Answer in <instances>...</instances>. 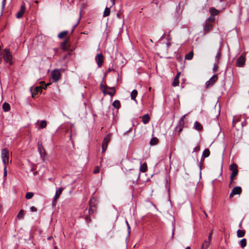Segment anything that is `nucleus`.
<instances>
[{"label": "nucleus", "mask_w": 249, "mask_h": 249, "mask_svg": "<svg viewBox=\"0 0 249 249\" xmlns=\"http://www.w3.org/2000/svg\"><path fill=\"white\" fill-rule=\"evenodd\" d=\"M1 158L4 165H7L9 163V151L6 148H4L1 149Z\"/></svg>", "instance_id": "1"}, {"label": "nucleus", "mask_w": 249, "mask_h": 249, "mask_svg": "<svg viewBox=\"0 0 249 249\" xmlns=\"http://www.w3.org/2000/svg\"><path fill=\"white\" fill-rule=\"evenodd\" d=\"M230 170L232 171V173L230 176V187H231V185L232 184L234 178H235L238 174V166L236 164L232 163L230 166Z\"/></svg>", "instance_id": "2"}, {"label": "nucleus", "mask_w": 249, "mask_h": 249, "mask_svg": "<svg viewBox=\"0 0 249 249\" xmlns=\"http://www.w3.org/2000/svg\"><path fill=\"white\" fill-rule=\"evenodd\" d=\"M3 57L4 61L6 63H9L10 64H12V56L9 51L5 49L3 53Z\"/></svg>", "instance_id": "3"}, {"label": "nucleus", "mask_w": 249, "mask_h": 249, "mask_svg": "<svg viewBox=\"0 0 249 249\" xmlns=\"http://www.w3.org/2000/svg\"><path fill=\"white\" fill-rule=\"evenodd\" d=\"M96 202V199L95 198L93 197L90 199L89 202V213H94L95 209H96V207H95Z\"/></svg>", "instance_id": "4"}, {"label": "nucleus", "mask_w": 249, "mask_h": 249, "mask_svg": "<svg viewBox=\"0 0 249 249\" xmlns=\"http://www.w3.org/2000/svg\"><path fill=\"white\" fill-rule=\"evenodd\" d=\"M52 77L54 82H57L61 77V73L58 70H54L52 72Z\"/></svg>", "instance_id": "5"}, {"label": "nucleus", "mask_w": 249, "mask_h": 249, "mask_svg": "<svg viewBox=\"0 0 249 249\" xmlns=\"http://www.w3.org/2000/svg\"><path fill=\"white\" fill-rule=\"evenodd\" d=\"M38 151L41 158L43 159L46 157V154L45 153V150L43 147L41 142H38Z\"/></svg>", "instance_id": "6"}, {"label": "nucleus", "mask_w": 249, "mask_h": 249, "mask_svg": "<svg viewBox=\"0 0 249 249\" xmlns=\"http://www.w3.org/2000/svg\"><path fill=\"white\" fill-rule=\"evenodd\" d=\"M95 60L99 67H101L104 62V56L102 53H99L95 56Z\"/></svg>", "instance_id": "7"}, {"label": "nucleus", "mask_w": 249, "mask_h": 249, "mask_svg": "<svg viewBox=\"0 0 249 249\" xmlns=\"http://www.w3.org/2000/svg\"><path fill=\"white\" fill-rule=\"evenodd\" d=\"M242 192V189L239 186H237L233 188L230 195V197L231 198L234 195H239Z\"/></svg>", "instance_id": "8"}, {"label": "nucleus", "mask_w": 249, "mask_h": 249, "mask_svg": "<svg viewBox=\"0 0 249 249\" xmlns=\"http://www.w3.org/2000/svg\"><path fill=\"white\" fill-rule=\"evenodd\" d=\"M217 76L216 75H213L208 81L205 83L206 87H210L212 86L214 82L216 81Z\"/></svg>", "instance_id": "9"}, {"label": "nucleus", "mask_w": 249, "mask_h": 249, "mask_svg": "<svg viewBox=\"0 0 249 249\" xmlns=\"http://www.w3.org/2000/svg\"><path fill=\"white\" fill-rule=\"evenodd\" d=\"M25 11V3H23L20 7V10L16 14V17L18 18H21Z\"/></svg>", "instance_id": "10"}, {"label": "nucleus", "mask_w": 249, "mask_h": 249, "mask_svg": "<svg viewBox=\"0 0 249 249\" xmlns=\"http://www.w3.org/2000/svg\"><path fill=\"white\" fill-rule=\"evenodd\" d=\"M116 93V90L114 87H108L106 90L104 94H108L110 96H113Z\"/></svg>", "instance_id": "11"}, {"label": "nucleus", "mask_w": 249, "mask_h": 249, "mask_svg": "<svg viewBox=\"0 0 249 249\" xmlns=\"http://www.w3.org/2000/svg\"><path fill=\"white\" fill-rule=\"evenodd\" d=\"M245 63V58L243 55L239 56L236 62V65L239 67H242Z\"/></svg>", "instance_id": "12"}, {"label": "nucleus", "mask_w": 249, "mask_h": 249, "mask_svg": "<svg viewBox=\"0 0 249 249\" xmlns=\"http://www.w3.org/2000/svg\"><path fill=\"white\" fill-rule=\"evenodd\" d=\"M63 190V188L62 187L59 188L57 190H56L55 196H54V197L53 198V203H54V202L56 200V199L58 198L60 195L62 194Z\"/></svg>", "instance_id": "13"}, {"label": "nucleus", "mask_w": 249, "mask_h": 249, "mask_svg": "<svg viewBox=\"0 0 249 249\" xmlns=\"http://www.w3.org/2000/svg\"><path fill=\"white\" fill-rule=\"evenodd\" d=\"M180 75V72H178L175 76L172 85L174 87H176L179 84V78Z\"/></svg>", "instance_id": "14"}, {"label": "nucleus", "mask_w": 249, "mask_h": 249, "mask_svg": "<svg viewBox=\"0 0 249 249\" xmlns=\"http://www.w3.org/2000/svg\"><path fill=\"white\" fill-rule=\"evenodd\" d=\"M213 28L212 24L210 22H206L204 26L203 30L205 33L209 32Z\"/></svg>", "instance_id": "15"}, {"label": "nucleus", "mask_w": 249, "mask_h": 249, "mask_svg": "<svg viewBox=\"0 0 249 249\" xmlns=\"http://www.w3.org/2000/svg\"><path fill=\"white\" fill-rule=\"evenodd\" d=\"M42 91V88L41 87H36L34 90V91L32 92V97L35 98L36 96L38 94V93H40Z\"/></svg>", "instance_id": "16"}, {"label": "nucleus", "mask_w": 249, "mask_h": 249, "mask_svg": "<svg viewBox=\"0 0 249 249\" xmlns=\"http://www.w3.org/2000/svg\"><path fill=\"white\" fill-rule=\"evenodd\" d=\"M150 116L148 114L144 115L142 117V121L144 124H147L150 121Z\"/></svg>", "instance_id": "17"}, {"label": "nucleus", "mask_w": 249, "mask_h": 249, "mask_svg": "<svg viewBox=\"0 0 249 249\" xmlns=\"http://www.w3.org/2000/svg\"><path fill=\"white\" fill-rule=\"evenodd\" d=\"M194 127L196 130L198 131H200L203 128V127L201 124L197 121H196L195 122Z\"/></svg>", "instance_id": "18"}, {"label": "nucleus", "mask_w": 249, "mask_h": 249, "mask_svg": "<svg viewBox=\"0 0 249 249\" xmlns=\"http://www.w3.org/2000/svg\"><path fill=\"white\" fill-rule=\"evenodd\" d=\"M137 94H138L137 90L136 89L133 90L132 91V92H131V94H130L131 99L132 100L136 101V98L137 96Z\"/></svg>", "instance_id": "19"}, {"label": "nucleus", "mask_w": 249, "mask_h": 249, "mask_svg": "<svg viewBox=\"0 0 249 249\" xmlns=\"http://www.w3.org/2000/svg\"><path fill=\"white\" fill-rule=\"evenodd\" d=\"M111 137V135L110 134H108L105 137L103 142L105 144H108V143L110 141Z\"/></svg>", "instance_id": "20"}, {"label": "nucleus", "mask_w": 249, "mask_h": 249, "mask_svg": "<svg viewBox=\"0 0 249 249\" xmlns=\"http://www.w3.org/2000/svg\"><path fill=\"white\" fill-rule=\"evenodd\" d=\"M210 245V241H208H208L205 240V241H204V243H203V244L201 246V249H207L209 247Z\"/></svg>", "instance_id": "21"}, {"label": "nucleus", "mask_w": 249, "mask_h": 249, "mask_svg": "<svg viewBox=\"0 0 249 249\" xmlns=\"http://www.w3.org/2000/svg\"><path fill=\"white\" fill-rule=\"evenodd\" d=\"M2 108L5 112L9 111L10 109V105L8 103L5 102L2 105Z\"/></svg>", "instance_id": "22"}, {"label": "nucleus", "mask_w": 249, "mask_h": 249, "mask_svg": "<svg viewBox=\"0 0 249 249\" xmlns=\"http://www.w3.org/2000/svg\"><path fill=\"white\" fill-rule=\"evenodd\" d=\"M112 106L115 108L119 109L121 107L120 102L119 100H115L112 103Z\"/></svg>", "instance_id": "23"}, {"label": "nucleus", "mask_w": 249, "mask_h": 249, "mask_svg": "<svg viewBox=\"0 0 249 249\" xmlns=\"http://www.w3.org/2000/svg\"><path fill=\"white\" fill-rule=\"evenodd\" d=\"M239 245L242 249H244L247 245V240L245 238H243L240 241Z\"/></svg>", "instance_id": "24"}, {"label": "nucleus", "mask_w": 249, "mask_h": 249, "mask_svg": "<svg viewBox=\"0 0 249 249\" xmlns=\"http://www.w3.org/2000/svg\"><path fill=\"white\" fill-rule=\"evenodd\" d=\"M245 232L244 230H238L237 231V237L241 238L245 235Z\"/></svg>", "instance_id": "25"}, {"label": "nucleus", "mask_w": 249, "mask_h": 249, "mask_svg": "<svg viewBox=\"0 0 249 249\" xmlns=\"http://www.w3.org/2000/svg\"><path fill=\"white\" fill-rule=\"evenodd\" d=\"M159 140L156 137H152L150 140V144L152 145H156L158 143Z\"/></svg>", "instance_id": "26"}, {"label": "nucleus", "mask_w": 249, "mask_h": 249, "mask_svg": "<svg viewBox=\"0 0 249 249\" xmlns=\"http://www.w3.org/2000/svg\"><path fill=\"white\" fill-rule=\"evenodd\" d=\"M24 212L23 210H20L17 215V217L19 219H23L24 218Z\"/></svg>", "instance_id": "27"}, {"label": "nucleus", "mask_w": 249, "mask_h": 249, "mask_svg": "<svg viewBox=\"0 0 249 249\" xmlns=\"http://www.w3.org/2000/svg\"><path fill=\"white\" fill-rule=\"evenodd\" d=\"M210 152L208 149H205L202 154V157L207 158L210 156Z\"/></svg>", "instance_id": "28"}, {"label": "nucleus", "mask_w": 249, "mask_h": 249, "mask_svg": "<svg viewBox=\"0 0 249 249\" xmlns=\"http://www.w3.org/2000/svg\"><path fill=\"white\" fill-rule=\"evenodd\" d=\"M210 12L212 16H215L218 14V11L214 8H211L210 9Z\"/></svg>", "instance_id": "29"}, {"label": "nucleus", "mask_w": 249, "mask_h": 249, "mask_svg": "<svg viewBox=\"0 0 249 249\" xmlns=\"http://www.w3.org/2000/svg\"><path fill=\"white\" fill-rule=\"evenodd\" d=\"M221 46V43H220V46H219V48L218 52L216 55L215 56V59L216 60V62H217V63H218L219 59V58H220V55H221V53H220Z\"/></svg>", "instance_id": "30"}, {"label": "nucleus", "mask_w": 249, "mask_h": 249, "mask_svg": "<svg viewBox=\"0 0 249 249\" xmlns=\"http://www.w3.org/2000/svg\"><path fill=\"white\" fill-rule=\"evenodd\" d=\"M193 54L194 53L193 51H191L188 54H186L185 58L187 60H191L193 58Z\"/></svg>", "instance_id": "31"}, {"label": "nucleus", "mask_w": 249, "mask_h": 249, "mask_svg": "<svg viewBox=\"0 0 249 249\" xmlns=\"http://www.w3.org/2000/svg\"><path fill=\"white\" fill-rule=\"evenodd\" d=\"M140 171L142 172H145L147 170V165L145 163H143L141 165Z\"/></svg>", "instance_id": "32"}, {"label": "nucleus", "mask_w": 249, "mask_h": 249, "mask_svg": "<svg viewBox=\"0 0 249 249\" xmlns=\"http://www.w3.org/2000/svg\"><path fill=\"white\" fill-rule=\"evenodd\" d=\"M110 10L109 8L106 7L104 12V17H107L110 15Z\"/></svg>", "instance_id": "33"}, {"label": "nucleus", "mask_w": 249, "mask_h": 249, "mask_svg": "<svg viewBox=\"0 0 249 249\" xmlns=\"http://www.w3.org/2000/svg\"><path fill=\"white\" fill-rule=\"evenodd\" d=\"M68 34V31H64L60 33L58 35V37L59 38H63L67 34Z\"/></svg>", "instance_id": "34"}, {"label": "nucleus", "mask_w": 249, "mask_h": 249, "mask_svg": "<svg viewBox=\"0 0 249 249\" xmlns=\"http://www.w3.org/2000/svg\"><path fill=\"white\" fill-rule=\"evenodd\" d=\"M69 40V38H67L62 43V48L63 50H67V45Z\"/></svg>", "instance_id": "35"}, {"label": "nucleus", "mask_w": 249, "mask_h": 249, "mask_svg": "<svg viewBox=\"0 0 249 249\" xmlns=\"http://www.w3.org/2000/svg\"><path fill=\"white\" fill-rule=\"evenodd\" d=\"M34 196V193L32 192H28L26 193L25 197L27 199H31Z\"/></svg>", "instance_id": "36"}, {"label": "nucleus", "mask_w": 249, "mask_h": 249, "mask_svg": "<svg viewBox=\"0 0 249 249\" xmlns=\"http://www.w3.org/2000/svg\"><path fill=\"white\" fill-rule=\"evenodd\" d=\"M107 88H108V87H106L103 83L101 84L100 88L104 93H105Z\"/></svg>", "instance_id": "37"}, {"label": "nucleus", "mask_w": 249, "mask_h": 249, "mask_svg": "<svg viewBox=\"0 0 249 249\" xmlns=\"http://www.w3.org/2000/svg\"><path fill=\"white\" fill-rule=\"evenodd\" d=\"M47 125V122L45 120H43L40 123V128H44L46 127Z\"/></svg>", "instance_id": "38"}, {"label": "nucleus", "mask_w": 249, "mask_h": 249, "mask_svg": "<svg viewBox=\"0 0 249 249\" xmlns=\"http://www.w3.org/2000/svg\"><path fill=\"white\" fill-rule=\"evenodd\" d=\"M107 145L108 144H105L103 142V143H102V152H105L106 151L107 147Z\"/></svg>", "instance_id": "39"}, {"label": "nucleus", "mask_w": 249, "mask_h": 249, "mask_svg": "<svg viewBox=\"0 0 249 249\" xmlns=\"http://www.w3.org/2000/svg\"><path fill=\"white\" fill-rule=\"evenodd\" d=\"M183 127V126H177L175 129L176 131H178L179 133L182 130Z\"/></svg>", "instance_id": "40"}, {"label": "nucleus", "mask_w": 249, "mask_h": 249, "mask_svg": "<svg viewBox=\"0 0 249 249\" xmlns=\"http://www.w3.org/2000/svg\"><path fill=\"white\" fill-rule=\"evenodd\" d=\"M218 63H217V62H215L214 64L213 68V71L214 72H215L218 69Z\"/></svg>", "instance_id": "41"}, {"label": "nucleus", "mask_w": 249, "mask_h": 249, "mask_svg": "<svg viewBox=\"0 0 249 249\" xmlns=\"http://www.w3.org/2000/svg\"><path fill=\"white\" fill-rule=\"evenodd\" d=\"M80 18H81V12L79 13V18L78 19V21H77V22L73 26V29H72V32L73 31V30L74 29V28L77 26V25L78 24V23H79V21H80Z\"/></svg>", "instance_id": "42"}, {"label": "nucleus", "mask_w": 249, "mask_h": 249, "mask_svg": "<svg viewBox=\"0 0 249 249\" xmlns=\"http://www.w3.org/2000/svg\"><path fill=\"white\" fill-rule=\"evenodd\" d=\"M4 173H3V177L5 178L7 175V165H4Z\"/></svg>", "instance_id": "43"}, {"label": "nucleus", "mask_w": 249, "mask_h": 249, "mask_svg": "<svg viewBox=\"0 0 249 249\" xmlns=\"http://www.w3.org/2000/svg\"><path fill=\"white\" fill-rule=\"evenodd\" d=\"M199 150H200L199 146H197L195 147V148H194L193 152H197L199 151Z\"/></svg>", "instance_id": "44"}, {"label": "nucleus", "mask_w": 249, "mask_h": 249, "mask_svg": "<svg viewBox=\"0 0 249 249\" xmlns=\"http://www.w3.org/2000/svg\"><path fill=\"white\" fill-rule=\"evenodd\" d=\"M99 167H96L95 169L93 171V173L94 174H97V173H98L99 172Z\"/></svg>", "instance_id": "45"}, {"label": "nucleus", "mask_w": 249, "mask_h": 249, "mask_svg": "<svg viewBox=\"0 0 249 249\" xmlns=\"http://www.w3.org/2000/svg\"><path fill=\"white\" fill-rule=\"evenodd\" d=\"M126 223L127 224V230H128V232L129 234H130V227L128 223V222L127 221H126Z\"/></svg>", "instance_id": "46"}, {"label": "nucleus", "mask_w": 249, "mask_h": 249, "mask_svg": "<svg viewBox=\"0 0 249 249\" xmlns=\"http://www.w3.org/2000/svg\"><path fill=\"white\" fill-rule=\"evenodd\" d=\"M30 210L32 212H36L37 211V209L35 207V206H32L31 208H30Z\"/></svg>", "instance_id": "47"}, {"label": "nucleus", "mask_w": 249, "mask_h": 249, "mask_svg": "<svg viewBox=\"0 0 249 249\" xmlns=\"http://www.w3.org/2000/svg\"><path fill=\"white\" fill-rule=\"evenodd\" d=\"M208 20L209 21V22H213L214 20V17H209L208 18Z\"/></svg>", "instance_id": "48"}, {"label": "nucleus", "mask_w": 249, "mask_h": 249, "mask_svg": "<svg viewBox=\"0 0 249 249\" xmlns=\"http://www.w3.org/2000/svg\"><path fill=\"white\" fill-rule=\"evenodd\" d=\"M5 1L6 0H3L2 3V8L3 9L4 8L5 5Z\"/></svg>", "instance_id": "49"}, {"label": "nucleus", "mask_w": 249, "mask_h": 249, "mask_svg": "<svg viewBox=\"0 0 249 249\" xmlns=\"http://www.w3.org/2000/svg\"><path fill=\"white\" fill-rule=\"evenodd\" d=\"M202 160H202V158L201 160V162H200V163L199 165V169H200V173H201V170L202 169Z\"/></svg>", "instance_id": "50"}, {"label": "nucleus", "mask_w": 249, "mask_h": 249, "mask_svg": "<svg viewBox=\"0 0 249 249\" xmlns=\"http://www.w3.org/2000/svg\"><path fill=\"white\" fill-rule=\"evenodd\" d=\"M185 115H183L181 118L180 119V120H179L180 122H183V120H184V118L185 117Z\"/></svg>", "instance_id": "51"}, {"label": "nucleus", "mask_w": 249, "mask_h": 249, "mask_svg": "<svg viewBox=\"0 0 249 249\" xmlns=\"http://www.w3.org/2000/svg\"><path fill=\"white\" fill-rule=\"evenodd\" d=\"M177 126H183V122L178 121Z\"/></svg>", "instance_id": "52"}, {"label": "nucleus", "mask_w": 249, "mask_h": 249, "mask_svg": "<svg viewBox=\"0 0 249 249\" xmlns=\"http://www.w3.org/2000/svg\"><path fill=\"white\" fill-rule=\"evenodd\" d=\"M220 106H219L218 107V114L216 115V117H218L220 115Z\"/></svg>", "instance_id": "53"}, {"label": "nucleus", "mask_w": 249, "mask_h": 249, "mask_svg": "<svg viewBox=\"0 0 249 249\" xmlns=\"http://www.w3.org/2000/svg\"><path fill=\"white\" fill-rule=\"evenodd\" d=\"M212 235V232H210L209 235V236H208V241H211V236Z\"/></svg>", "instance_id": "54"}, {"label": "nucleus", "mask_w": 249, "mask_h": 249, "mask_svg": "<svg viewBox=\"0 0 249 249\" xmlns=\"http://www.w3.org/2000/svg\"><path fill=\"white\" fill-rule=\"evenodd\" d=\"M174 231H175V228H174L172 230V237L174 236Z\"/></svg>", "instance_id": "55"}, {"label": "nucleus", "mask_w": 249, "mask_h": 249, "mask_svg": "<svg viewBox=\"0 0 249 249\" xmlns=\"http://www.w3.org/2000/svg\"><path fill=\"white\" fill-rule=\"evenodd\" d=\"M117 18H121L120 15V14H119V13H117Z\"/></svg>", "instance_id": "56"}, {"label": "nucleus", "mask_w": 249, "mask_h": 249, "mask_svg": "<svg viewBox=\"0 0 249 249\" xmlns=\"http://www.w3.org/2000/svg\"><path fill=\"white\" fill-rule=\"evenodd\" d=\"M82 34H85V35H87L88 34V32H84L83 33H82Z\"/></svg>", "instance_id": "57"}, {"label": "nucleus", "mask_w": 249, "mask_h": 249, "mask_svg": "<svg viewBox=\"0 0 249 249\" xmlns=\"http://www.w3.org/2000/svg\"><path fill=\"white\" fill-rule=\"evenodd\" d=\"M170 45H171V44H170V43H167L166 44V45H167V47H169Z\"/></svg>", "instance_id": "58"}, {"label": "nucleus", "mask_w": 249, "mask_h": 249, "mask_svg": "<svg viewBox=\"0 0 249 249\" xmlns=\"http://www.w3.org/2000/svg\"><path fill=\"white\" fill-rule=\"evenodd\" d=\"M112 1V5L114 4V3H115V0H111Z\"/></svg>", "instance_id": "59"}, {"label": "nucleus", "mask_w": 249, "mask_h": 249, "mask_svg": "<svg viewBox=\"0 0 249 249\" xmlns=\"http://www.w3.org/2000/svg\"><path fill=\"white\" fill-rule=\"evenodd\" d=\"M35 2L36 3V4H37V3H38V1H37V0H36V1H35Z\"/></svg>", "instance_id": "60"}, {"label": "nucleus", "mask_w": 249, "mask_h": 249, "mask_svg": "<svg viewBox=\"0 0 249 249\" xmlns=\"http://www.w3.org/2000/svg\"><path fill=\"white\" fill-rule=\"evenodd\" d=\"M185 249H191L189 247H187Z\"/></svg>", "instance_id": "61"}, {"label": "nucleus", "mask_w": 249, "mask_h": 249, "mask_svg": "<svg viewBox=\"0 0 249 249\" xmlns=\"http://www.w3.org/2000/svg\"><path fill=\"white\" fill-rule=\"evenodd\" d=\"M204 213H205V216H206V217H207V216H208L207 214L205 212Z\"/></svg>", "instance_id": "62"}, {"label": "nucleus", "mask_w": 249, "mask_h": 249, "mask_svg": "<svg viewBox=\"0 0 249 249\" xmlns=\"http://www.w3.org/2000/svg\"><path fill=\"white\" fill-rule=\"evenodd\" d=\"M51 239V237H49L48 238V240H50Z\"/></svg>", "instance_id": "63"}, {"label": "nucleus", "mask_w": 249, "mask_h": 249, "mask_svg": "<svg viewBox=\"0 0 249 249\" xmlns=\"http://www.w3.org/2000/svg\"><path fill=\"white\" fill-rule=\"evenodd\" d=\"M54 249H58L57 247H54Z\"/></svg>", "instance_id": "64"}]
</instances>
